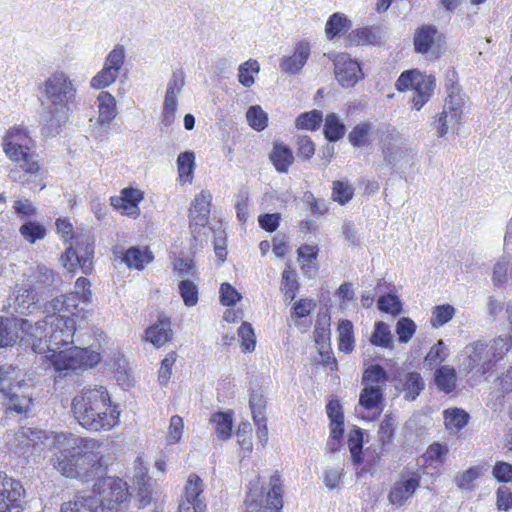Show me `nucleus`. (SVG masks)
<instances>
[{
	"mask_svg": "<svg viewBox=\"0 0 512 512\" xmlns=\"http://www.w3.org/2000/svg\"><path fill=\"white\" fill-rule=\"evenodd\" d=\"M76 327L68 315H47L38 321L31 336L38 342L32 347L46 358L58 372L93 367L101 360L98 352L80 346H72Z\"/></svg>",
	"mask_w": 512,
	"mask_h": 512,
	"instance_id": "nucleus-1",
	"label": "nucleus"
},
{
	"mask_svg": "<svg viewBox=\"0 0 512 512\" xmlns=\"http://www.w3.org/2000/svg\"><path fill=\"white\" fill-rule=\"evenodd\" d=\"M65 445L51 458L53 467L67 478L88 481L102 468L103 444L93 438L66 437Z\"/></svg>",
	"mask_w": 512,
	"mask_h": 512,
	"instance_id": "nucleus-2",
	"label": "nucleus"
},
{
	"mask_svg": "<svg viewBox=\"0 0 512 512\" xmlns=\"http://www.w3.org/2000/svg\"><path fill=\"white\" fill-rule=\"evenodd\" d=\"M71 406L78 423L90 431L110 430L119 422L120 412L111 405L109 393L103 386L83 389L75 395Z\"/></svg>",
	"mask_w": 512,
	"mask_h": 512,
	"instance_id": "nucleus-3",
	"label": "nucleus"
},
{
	"mask_svg": "<svg viewBox=\"0 0 512 512\" xmlns=\"http://www.w3.org/2000/svg\"><path fill=\"white\" fill-rule=\"evenodd\" d=\"M510 347L508 339L502 336L489 342L476 340L466 345L461 353L463 370L467 373L475 371L483 376L506 355Z\"/></svg>",
	"mask_w": 512,
	"mask_h": 512,
	"instance_id": "nucleus-4",
	"label": "nucleus"
},
{
	"mask_svg": "<svg viewBox=\"0 0 512 512\" xmlns=\"http://www.w3.org/2000/svg\"><path fill=\"white\" fill-rule=\"evenodd\" d=\"M247 512H280L283 507V482L275 471L268 486L260 485L259 478L251 484L245 500Z\"/></svg>",
	"mask_w": 512,
	"mask_h": 512,
	"instance_id": "nucleus-5",
	"label": "nucleus"
},
{
	"mask_svg": "<svg viewBox=\"0 0 512 512\" xmlns=\"http://www.w3.org/2000/svg\"><path fill=\"white\" fill-rule=\"evenodd\" d=\"M97 499L99 512L112 511L127 502L130 498L127 482L118 477L98 479L90 492Z\"/></svg>",
	"mask_w": 512,
	"mask_h": 512,
	"instance_id": "nucleus-6",
	"label": "nucleus"
},
{
	"mask_svg": "<svg viewBox=\"0 0 512 512\" xmlns=\"http://www.w3.org/2000/svg\"><path fill=\"white\" fill-rule=\"evenodd\" d=\"M77 88L69 76L57 71L51 74L43 85V105L69 108L75 99Z\"/></svg>",
	"mask_w": 512,
	"mask_h": 512,
	"instance_id": "nucleus-7",
	"label": "nucleus"
},
{
	"mask_svg": "<svg viewBox=\"0 0 512 512\" xmlns=\"http://www.w3.org/2000/svg\"><path fill=\"white\" fill-rule=\"evenodd\" d=\"M396 88L399 91L412 89L414 92L412 97L413 106L416 110H420L429 101L433 93L435 78L417 70L405 71L399 76Z\"/></svg>",
	"mask_w": 512,
	"mask_h": 512,
	"instance_id": "nucleus-8",
	"label": "nucleus"
},
{
	"mask_svg": "<svg viewBox=\"0 0 512 512\" xmlns=\"http://www.w3.org/2000/svg\"><path fill=\"white\" fill-rule=\"evenodd\" d=\"M414 48L429 59H438L445 50V41L434 25H423L414 33Z\"/></svg>",
	"mask_w": 512,
	"mask_h": 512,
	"instance_id": "nucleus-9",
	"label": "nucleus"
},
{
	"mask_svg": "<svg viewBox=\"0 0 512 512\" xmlns=\"http://www.w3.org/2000/svg\"><path fill=\"white\" fill-rule=\"evenodd\" d=\"M94 254V245L90 236L83 235L76 239L75 247L70 246L65 253L64 266L69 271H73L79 266L83 273L88 274L92 270V258Z\"/></svg>",
	"mask_w": 512,
	"mask_h": 512,
	"instance_id": "nucleus-10",
	"label": "nucleus"
},
{
	"mask_svg": "<svg viewBox=\"0 0 512 512\" xmlns=\"http://www.w3.org/2000/svg\"><path fill=\"white\" fill-rule=\"evenodd\" d=\"M25 491L22 484L0 472V512H21Z\"/></svg>",
	"mask_w": 512,
	"mask_h": 512,
	"instance_id": "nucleus-11",
	"label": "nucleus"
},
{
	"mask_svg": "<svg viewBox=\"0 0 512 512\" xmlns=\"http://www.w3.org/2000/svg\"><path fill=\"white\" fill-rule=\"evenodd\" d=\"M39 301L38 291L24 282L15 286L12 294L7 298L6 307L10 314L26 315L39 309Z\"/></svg>",
	"mask_w": 512,
	"mask_h": 512,
	"instance_id": "nucleus-12",
	"label": "nucleus"
},
{
	"mask_svg": "<svg viewBox=\"0 0 512 512\" xmlns=\"http://www.w3.org/2000/svg\"><path fill=\"white\" fill-rule=\"evenodd\" d=\"M454 89L452 87V91L445 100L443 111L435 122L438 137H443L448 132L449 127L453 128L455 125H458L462 118L464 99L461 95L455 93Z\"/></svg>",
	"mask_w": 512,
	"mask_h": 512,
	"instance_id": "nucleus-13",
	"label": "nucleus"
},
{
	"mask_svg": "<svg viewBox=\"0 0 512 512\" xmlns=\"http://www.w3.org/2000/svg\"><path fill=\"white\" fill-rule=\"evenodd\" d=\"M421 473L419 470H404L399 480L392 486L388 500L392 505L402 506L410 499L420 485Z\"/></svg>",
	"mask_w": 512,
	"mask_h": 512,
	"instance_id": "nucleus-14",
	"label": "nucleus"
},
{
	"mask_svg": "<svg viewBox=\"0 0 512 512\" xmlns=\"http://www.w3.org/2000/svg\"><path fill=\"white\" fill-rule=\"evenodd\" d=\"M333 62L335 77L342 87L351 88L363 77L359 63L348 54L335 55Z\"/></svg>",
	"mask_w": 512,
	"mask_h": 512,
	"instance_id": "nucleus-15",
	"label": "nucleus"
},
{
	"mask_svg": "<svg viewBox=\"0 0 512 512\" xmlns=\"http://www.w3.org/2000/svg\"><path fill=\"white\" fill-rule=\"evenodd\" d=\"M46 433L37 428L22 427L14 435L12 445L15 451L21 455L28 456L34 451H41L45 440Z\"/></svg>",
	"mask_w": 512,
	"mask_h": 512,
	"instance_id": "nucleus-16",
	"label": "nucleus"
},
{
	"mask_svg": "<svg viewBox=\"0 0 512 512\" xmlns=\"http://www.w3.org/2000/svg\"><path fill=\"white\" fill-rule=\"evenodd\" d=\"M70 108L43 105L42 134L46 137L58 135L69 119Z\"/></svg>",
	"mask_w": 512,
	"mask_h": 512,
	"instance_id": "nucleus-17",
	"label": "nucleus"
},
{
	"mask_svg": "<svg viewBox=\"0 0 512 512\" xmlns=\"http://www.w3.org/2000/svg\"><path fill=\"white\" fill-rule=\"evenodd\" d=\"M15 155V158H9L11 161L18 164L19 168H21L24 172L23 177L18 175V171L14 170L11 171L10 177L14 181H23V182H29V177H39L42 175L41 167L38 164V162L34 159V154L31 153V150L27 149H19L14 148L13 149Z\"/></svg>",
	"mask_w": 512,
	"mask_h": 512,
	"instance_id": "nucleus-18",
	"label": "nucleus"
},
{
	"mask_svg": "<svg viewBox=\"0 0 512 512\" xmlns=\"http://www.w3.org/2000/svg\"><path fill=\"white\" fill-rule=\"evenodd\" d=\"M24 276L26 277L25 282L31 288L38 291L40 297L43 295L44 290L52 287L57 281L53 270L44 265H37L35 268H30L29 272Z\"/></svg>",
	"mask_w": 512,
	"mask_h": 512,
	"instance_id": "nucleus-19",
	"label": "nucleus"
},
{
	"mask_svg": "<svg viewBox=\"0 0 512 512\" xmlns=\"http://www.w3.org/2000/svg\"><path fill=\"white\" fill-rule=\"evenodd\" d=\"M383 158L388 165L408 167L413 164L416 153L411 148L399 146L394 143H385L383 145Z\"/></svg>",
	"mask_w": 512,
	"mask_h": 512,
	"instance_id": "nucleus-20",
	"label": "nucleus"
},
{
	"mask_svg": "<svg viewBox=\"0 0 512 512\" xmlns=\"http://www.w3.org/2000/svg\"><path fill=\"white\" fill-rule=\"evenodd\" d=\"M33 145L32 138L28 131L22 127L11 128L3 138V150L8 158H15L13 149L31 150Z\"/></svg>",
	"mask_w": 512,
	"mask_h": 512,
	"instance_id": "nucleus-21",
	"label": "nucleus"
},
{
	"mask_svg": "<svg viewBox=\"0 0 512 512\" xmlns=\"http://www.w3.org/2000/svg\"><path fill=\"white\" fill-rule=\"evenodd\" d=\"M310 56V45L308 42H299L293 55L283 57L280 62V68L288 74H297L301 71Z\"/></svg>",
	"mask_w": 512,
	"mask_h": 512,
	"instance_id": "nucleus-22",
	"label": "nucleus"
},
{
	"mask_svg": "<svg viewBox=\"0 0 512 512\" xmlns=\"http://www.w3.org/2000/svg\"><path fill=\"white\" fill-rule=\"evenodd\" d=\"M210 202L211 195L209 192L201 191L195 196L189 210L191 224L204 226L207 223L210 213Z\"/></svg>",
	"mask_w": 512,
	"mask_h": 512,
	"instance_id": "nucleus-23",
	"label": "nucleus"
},
{
	"mask_svg": "<svg viewBox=\"0 0 512 512\" xmlns=\"http://www.w3.org/2000/svg\"><path fill=\"white\" fill-rule=\"evenodd\" d=\"M171 322L168 319H160L147 328L145 339L159 348L172 339Z\"/></svg>",
	"mask_w": 512,
	"mask_h": 512,
	"instance_id": "nucleus-24",
	"label": "nucleus"
},
{
	"mask_svg": "<svg viewBox=\"0 0 512 512\" xmlns=\"http://www.w3.org/2000/svg\"><path fill=\"white\" fill-rule=\"evenodd\" d=\"M97 103L98 117L96 124L108 127L116 117V100L109 92L102 91L97 97Z\"/></svg>",
	"mask_w": 512,
	"mask_h": 512,
	"instance_id": "nucleus-25",
	"label": "nucleus"
},
{
	"mask_svg": "<svg viewBox=\"0 0 512 512\" xmlns=\"http://www.w3.org/2000/svg\"><path fill=\"white\" fill-rule=\"evenodd\" d=\"M203 492V481L196 475H189L186 485L184 499L194 503V512H205L206 504L201 498Z\"/></svg>",
	"mask_w": 512,
	"mask_h": 512,
	"instance_id": "nucleus-26",
	"label": "nucleus"
},
{
	"mask_svg": "<svg viewBox=\"0 0 512 512\" xmlns=\"http://www.w3.org/2000/svg\"><path fill=\"white\" fill-rule=\"evenodd\" d=\"M61 512H99L97 499L90 493H78L72 500L61 505Z\"/></svg>",
	"mask_w": 512,
	"mask_h": 512,
	"instance_id": "nucleus-27",
	"label": "nucleus"
},
{
	"mask_svg": "<svg viewBox=\"0 0 512 512\" xmlns=\"http://www.w3.org/2000/svg\"><path fill=\"white\" fill-rule=\"evenodd\" d=\"M397 380L403 386L404 398L410 401L415 400L425 387L424 380L418 372L406 373Z\"/></svg>",
	"mask_w": 512,
	"mask_h": 512,
	"instance_id": "nucleus-28",
	"label": "nucleus"
},
{
	"mask_svg": "<svg viewBox=\"0 0 512 512\" xmlns=\"http://www.w3.org/2000/svg\"><path fill=\"white\" fill-rule=\"evenodd\" d=\"M297 253L298 261L301 264V269L304 274L309 278L313 277L318 270V266L316 264L318 247L313 245H302L298 248Z\"/></svg>",
	"mask_w": 512,
	"mask_h": 512,
	"instance_id": "nucleus-29",
	"label": "nucleus"
},
{
	"mask_svg": "<svg viewBox=\"0 0 512 512\" xmlns=\"http://www.w3.org/2000/svg\"><path fill=\"white\" fill-rule=\"evenodd\" d=\"M19 376V371L12 365L0 366V392L6 395L13 390H21L24 384L18 380Z\"/></svg>",
	"mask_w": 512,
	"mask_h": 512,
	"instance_id": "nucleus-30",
	"label": "nucleus"
},
{
	"mask_svg": "<svg viewBox=\"0 0 512 512\" xmlns=\"http://www.w3.org/2000/svg\"><path fill=\"white\" fill-rule=\"evenodd\" d=\"M270 159L277 171L285 173L288 171L289 166L292 165L294 156L288 146L282 143H275L270 154Z\"/></svg>",
	"mask_w": 512,
	"mask_h": 512,
	"instance_id": "nucleus-31",
	"label": "nucleus"
},
{
	"mask_svg": "<svg viewBox=\"0 0 512 512\" xmlns=\"http://www.w3.org/2000/svg\"><path fill=\"white\" fill-rule=\"evenodd\" d=\"M142 192L133 188H125L122 191V196L119 199L112 198V205L122 207L128 211L129 215L138 214L137 204L142 200Z\"/></svg>",
	"mask_w": 512,
	"mask_h": 512,
	"instance_id": "nucleus-32",
	"label": "nucleus"
},
{
	"mask_svg": "<svg viewBox=\"0 0 512 512\" xmlns=\"http://www.w3.org/2000/svg\"><path fill=\"white\" fill-rule=\"evenodd\" d=\"M445 427L453 432H459L469 421V414L460 408H450L443 412Z\"/></svg>",
	"mask_w": 512,
	"mask_h": 512,
	"instance_id": "nucleus-33",
	"label": "nucleus"
},
{
	"mask_svg": "<svg viewBox=\"0 0 512 512\" xmlns=\"http://www.w3.org/2000/svg\"><path fill=\"white\" fill-rule=\"evenodd\" d=\"M383 400V389L379 385H365L359 396V404L368 410L375 409Z\"/></svg>",
	"mask_w": 512,
	"mask_h": 512,
	"instance_id": "nucleus-34",
	"label": "nucleus"
},
{
	"mask_svg": "<svg viewBox=\"0 0 512 512\" xmlns=\"http://www.w3.org/2000/svg\"><path fill=\"white\" fill-rule=\"evenodd\" d=\"M347 42L354 46L374 45L379 42V36L373 28H358L349 33Z\"/></svg>",
	"mask_w": 512,
	"mask_h": 512,
	"instance_id": "nucleus-35",
	"label": "nucleus"
},
{
	"mask_svg": "<svg viewBox=\"0 0 512 512\" xmlns=\"http://www.w3.org/2000/svg\"><path fill=\"white\" fill-rule=\"evenodd\" d=\"M456 371L449 366H442L435 372V383L439 390L452 392L456 387Z\"/></svg>",
	"mask_w": 512,
	"mask_h": 512,
	"instance_id": "nucleus-36",
	"label": "nucleus"
},
{
	"mask_svg": "<svg viewBox=\"0 0 512 512\" xmlns=\"http://www.w3.org/2000/svg\"><path fill=\"white\" fill-rule=\"evenodd\" d=\"M370 342L375 346L393 349L394 342L389 325L382 321L376 322Z\"/></svg>",
	"mask_w": 512,
	"mask_h": 512,
	"instance_id": "nucleus-37",
	"label": "nucleus"
},
{
	"mask_svg": "<svg viewBox=\"0 0 512 512\" xmlns=\"http://www.w3.org/2000/svg\"><path fill=\"white\" fill-rule=\"evenodd\" d=\"M195 167V155L191 151L180 153L177 158L179 178L183 182H192Z\"/></svg>",
	"mask_w": 512,
	"mask_h": 512,
	"instance_id": "nucleus-38",
	"label": "nucleus"
},
{
	"mask_svg": "<svg viewBox=\"0 0 512 512\" xmlns=\"http://www.w3.org/2000/svg\"><path fill=\"white\" fill-rule=\"evenodd\" d=\"M4 396L8 398V409L16 413L26 412L32 401L30 395L23 388L21 390H13Z\"/></svg>",
	"mask_w": 512,
	"mask_h": 512,
	"instance_id": "nucleus-39",
	"label": "nucleus"
},
{
	"mask_svg": "<svg viewBox=\"0 0 512 512\" xmlns=\"http://www.w3.org/2000/svg\"><path fill=\"white\" fill-rule=\"evenodd\" d=\"M184 85V72L181 70L174 71L167 84L164 102L177 104V97L182 92Z\"/></svg>",
	"mask_w": 512,
	"mask_h": 512,
	"instance_id": "nucleus-40",
	"label": "nucleus"
},
{
	"mask_svg": "<svg viewBox=\"0 0 512 512\" xmlns=\"http://www.w3.org/2000/svg\"><path fill=\"white\" fill-rule=\"evenodd\" d=\"M179 294L187 307H194L199 300L198 285L192 279H183L178 284Z\"/></svg>",
	"mask_w": 512,
	"mask_h": 512,
	"instance_id": "nucleus-41",
	"label": "nucleus"
},
{
	"mask_svg": "<svg viewBox=\"0 0 512 512\" xmlns=\"http://www.w3.org/2000/svg\"><path fill=\"white\" fill-rule=\"evenodd\" d=\"M298 289L299 283L296 271L290 267L286 268L282 273L281 279V290L284 293L285 300L293 301Z\"/></svg>",
	"mask_w": 512,
	"mask_h": 512,
	"instance_id": "nucleus-42",
	"label": "nucleus"
},
{
	"mask_svg": "<svg viewBox=\"0 0 512 512\" xmlns=\"http://www.w3.org/2000/svg\"><path fill=\"white\" fill-rule=\"evenodd\" d=\"M351 26L350 20H348L343 14L334 13L331 15L325 26V33L328 39H333L336 35L347 31Z\"/></svg>",
	"mask_w": 512,
	"mask_h": 512,
	"instance_id": "nucleus-43",
	"label": "nucleus"
},
{
	"mask_svg": "<svg viewBox=\"0 0 512 512\" xmlns=\"http://www.w3.org/2000/svg\"><path fill=\"white\" fill-rule=\"evenodd\" d=\"M373 129V124L369 122H362L357 124L348 135L350 143L354 147L367 146L369 141V135Z\"/></svg>",
	"mask_w": 512,
	"mask_h": 512,
	"instance_id": "nucleus-44",
	"label": "nucleus"
},
{
	"mask_svg": "<svg viewBox=\"0 0 512 512\" xmlns=\"http://www.w3.org/2000/svg\"><path fill=\"white\" fill-rule=\"evenodd\" d=\"M339 350L350 353L354 349L353 324L349 320H342L338 325Z\"/></svg>",
	"mask_w": 512,
	"mask_h": 512,
	"instance_id": "nucleus-45",
	"label": "nucleus"
},
{
	"mask_svg": "<svg viewBox=\"0 0 512 512\" xmlns=\"http://www.w3.org/2000/svg\"><path fill=\"white\" fill-rule=\"evenodd\" d=\"M455 313V308L450 304L437 305L432 309L430 324L433 328L442 327L455 316Z\"/></svg>",
	"mask_w": 512,
	"mask_h": 512,
	"instance_id": "nucleus-46",
	"label": "nucleus"
},
{
	"mask_svg": "<svg viewBox=\"0 0 512 512\" xmlns=\"http://www.w3.org/2000/svg\"><path fill=\"white\" fill-rule=\"evenodd\" d=\"M324 134L331 142L338 141L345 134V125L334 113L328 114L325 118Z\"/></svg>",
	"mask_w": 512,
	"mask_h": 512,
	"instance_id": "nucleus-47",
	"label": "nucleus"
},
{
	"mask_svg": "<svg viewBox=\"0 0 512 512\" xmlns=\"http://www.w3.org/2000/svg\"><path fill=\"white\" fill-rule=\"evenodd\" d=\"M152 260V256L146 250H140L139 248H129L123 257V261L130 268L143 269L144 265Z\"/></svg>",
	"mask_w": 512,
	"mask_h": 512,
	"instance_id": "nucleus-48",
	"label": "nucleus"
},
{
	"mask_svg": "<svg viewBox=\"0 0 512 512\" xmlns=\"http://www.w3.org/2000/svg\"><path fill=\"white\" fill-rule=\"evenodd\" d=\"M249 405L254 421H261L265 416L266 400L261 388L252 389L250 392Z\"/></svg>",
	"mask_w": 512,
	"mask_h": 512,
	"instance_id": "nucleus-49",
	"label": "nucleus"
},
{
	"mask_svg": "<svg viewBox=\"0 0 512 512\" xmlns=\"http://www.w3.org/2000/svg\"><path fill=\"white\" fill-rule=\"evenodd\" d=\"M260 71V65L257 60L249 59L242 63L238 68V80L245 86L250 87L254 84V74Z\"/></svg>",
	"mask_w": 512,
	"mask_h": 512,
	"instance_id": "nucleus-50",
	"label": "nucleus"
},
{
	"mask_svg": "<svg viewBox=\"0 0 512 512\" xmlns=\"http://www.w3.org/2000/svg\"><path fill=\"white\" fill-rule=\"evenodd\" d=\"M354 195V188L344 180L334 181L332 184V199L341 205L348 203Z\"/></svg>",
	"mask_w": 512,
	"mask_h": 512,
	"instance_id": "nucleus-51",
	"label": "nucleus"
},
{
	"mask_svg": "<svg viewBox=\"0 0 512 512\" xmlns=\"http://www.w3.org/2000/svg\"><path fill=\"white\" fill-rule=\"evenodd\" d=\"M118 74L119 72L115 69L103 65L102 69L92 77L90 86L94 89L106 88L116 81Z\"/></svg>",
	"mask_w": 512,
	"mask_h": 512,
	"instance_id": "nucleus-52",
	"label": "nucleus"
},
{
	"mask_svg": "<svg viewBox=\"0 0 512 512\" xmlns=\"http://www.w3.org/2000/svg\"><path fill=\"white\" fill-rule=\"evenodd\" d=\"M19 231L22 237L31 244L35 243L37 240L43 239L46 235L45 227L33 221L24 223Z\"/></svg>",
	"mask_w": 512,
	"mask_h": 512,
	"instance_id": "nucleus-53",
	"label": "nucleus"
},
{
	"mask_svg": "<svg viewBox=\"0 0 512 512\" xmlns=\"http://www.w3.org/2000/svg\"><path fill=\"white\" fill-rule=\"evenodd\" d=\"M362 381L365 385L385 384L388 381V375L382 366L375 364L368 367L364 373Z\"/></svg>",
	"mask_w": 512,
	"mask_h": 512,
	"instance_id": "nucleus-54",
	"label": "nucleus"
},
{
	"mask_svg": "<svg viewBox=\"0 0 512 512\" xmlns=\"http://www.w3.org/2000/svg\"><path fill=\"white\" fill-rule=\"evenodd\" d=\"M362 445H363V433L361 429H353L349 433L348 446L350 449L352 461L354 464H360L362 462Z\"/></svg>",
	"mask_w": 512,
	"mask_h": 512,
	"instance_id": "nucleus-55",
	"label": "nucleus"
},
{
	"mask_svg": "<svg viewBox=\"0 0 512 512\" xmlns=\"http://www.w3.org/2000/svg\"><path fill=\"white\" fill-rule=\"evenodd\" d=\"M322 122V112L312 110L310 112L299 115L296 119L295 125L298 129L315 130Z\"/></svg>",
	"mask_w": 512,
	"mask_h": 512,
	"instance_id": "nucleus-56",
	"label": "nucleus"
},
{
	"mask_svg": "<svg viewBox=\"0 0 512 512\" xmlns=\"http://www.w3.org/2000/svg\"><path fill=\"white\" fill-rule=\"evenodd\" d=\"M416 324L409 317H402L396 323V333L400 343H408L416 332Z\"/></svg>",
	"mask_w": 512,
	"mask_h": 512,
	"instance_id": "nucleus-57",
	"label": "nucleus"
},
{
	"mask_svg": "<svg viewBox=\"0 0 512 512\" xmlns=\"http://www.w3.org/2000/svg\"><path fill=\"white\" fill-rule=\"evenodd\" d=\"M246 118H247L249 125L257 131H262L267 127V122H268L267 114L258 105L251 106L248 109V111L246 113Z\"/></svg>",
	"mask_w": 512,
	"mask_h": 512,
	"instance_id": "nucleus-58",
	"label": "nucleus"
},
{
	"mask_svg": "<svg viewBox=\"0 0 512 512\" xmlns=\"http://www.w3.org/2000/svg\"><path fill=\"white\" fill-rule=\"evenodd\" d=\"M480 473L479 467H470L463 473L455 476L454 482L461 490H472L474 488V481L480 476Z\"/></svg>",
	"mask_w": 512,
	"mask_h": 512,
	"instance_id": "nucleus-59",
	"label": "nucleus"
},
{
	"mask_svg": "<svg viewBox=\"0 0 512 512\" xmlns=\"http://www.w3.org/2000/svg\"><path fill=\"white\" fill-rule=\"evenodd\" d=\"M238 336L241 339V347L243 352H252L256 346L255 333L251 325L247 322H242L238 328Z\"/></svg>",
	"mask_w": 512,
	"mask_h": 512,
	"instance_id": "nucleus-60",
	"label": "nucleus"
},
{
	"mask_svg": "<svg viewBox=\"0 0 512 512\" xmlns=\"http://www.w3.org/2000/svg\"><path fill=\"white\" fill-rule=\"evenodd\" d=\"M125 57L126 55L124 46L117 44L106 56L104 65L115 69L117 72H120L125 63Z\"/></svg>",
	"mask_w": 512,
	"mask_h": 512,
	"instance_id": "nucleus-61",
	"label": "nucleus"
},
{
	"mask_svg": "<svg viewBox=\"0 0 512 512\" xmlns=\"http://www.w3.org/2000/svg\"><path fill=\"white\" fill-rule=\"evenodd\" d=\"M448 356V350L442 340L432 346L425 357V363L429 366H436L442 363Z\"/></svg>",
	"mask_w": 512,
	"mask_h": 512,
	"instance_id": "nucleus-62",
	"label": "nucleus"
},
{
	"mask_svg": "<svg viewBox=\"0 0 512 512\" xmlns=\"http://www.w3.org/2000/svg\"><path fill=\"white\" fill-rule=\"evenodd\" d=\"M184 430V423L182 417L174 415L170 419L168 433L166 436L167 444L173 445L180 442Z\"/></svg>",
	"mask_w": 512,
	"mask_h": 512,
	"instance_id": "nucleus-63",
	"label": "nucleus"
},
{
	"mask_svg": "<svg viewBox=\"0 0 512 512\" xmlns=\"http://www.w3.org/2000/svg\"><path fill=\"white\" fill-rule=\"evenodd\" d=\"M378 307L380 310L394 316L400 314L402 311L401 301L397 296L392 294L381 296L378 300Z\"/></svg>",
	"mask_w": 512,
	"mask_h": 512,
	"instance_id": "nucleus-64",
	"label": "nucleus"
}]
</instances>
